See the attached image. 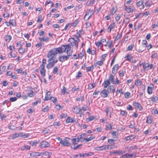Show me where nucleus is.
<instances>
[{"label":"nucleus","instance_id":"obj_1","mask_svg":"<svg viewBox=\"0 0 158 158\" xmlns=\"http://www.w3.org/2000/svg\"><path fill=\"white\" fill-rule=\"evenodd\" d=\"M59 53L67 52V55L61 56L59 57L60 61L62 62L68 60L69 58V56L72 54L73 50L71 47L70 44L62 45L60 47L56 48V50Z\"/></svg>","mask_w":158,"mask_h":158},{"label":"nucleus","instance_id":"obj_2","mask_svg":"<svg viewBox=\"0 0 158 158\" xmlns=\"http://www.w3.org/2000/svg\"><path fill=\"white\" fill-rule=\"evenodd\" d=\"M69 41L71 43L70 44H70L71 46L72 45L73 46H74L77 48L78 47V44L80 40L78 36H76L74 38H70Z\"/></svg>","mask_w":158,"mask_h":158},{"label":"nucleus","instance_id":"obj_3","mask_svg":"<svg viewBox=\"0 0 158 158\" xmlns=\"http://www.w3.org/2000/svg\"><path fill=\"white\" fill-rule=\"evenodd\" d=\"M56 48L52 49L48 52L47 55V57L49 58V60H52L53 59L56 58V55L59 53L56 50Z\"/></svg>","mask_w":158,"mask_h":158},{"label":"nucleus","instance_id":"obj_4","mask_svg":"<svg viewBox=\"0 0 158 158\" xmlns=\"http://www.w3.org/2000/svg\"><path fill=\"white\" fill-rule=\"evenodd\" d=\"M69 139L68 137H65L64 140H62L60 143L63 146H69L71 145L70 143L68 142Z\"/></svg>","mask_w":158,"mask_h":158},{"label":"nucleus","instance_id":"obj_5","mask_svg":"<svg viewBox=\"0 0 158 158\" xmlns=\"http://www.w3.org/2000/svg\"><path fill=\"white\" fill-rule=\"evenodd\" d=\"M27 88V90L29 91L27 93V95L30 98L32 97L34 95V92L32 91V88L31 87L28 86Z\"/></svg>","mask_w":158,"mask_h":158},{"label":"nucleus","instance_id":"obj_6","mask_svg":"<svg viewBox=\"0 0 158 158\" xmlns=\"http://www.w3.org/2000/svg\"><path fill=\"white\" fill-rule=\"evenodd\" d=\"M50 143L47 141L41 142L40 143V146L41 148H43L48 147Z\"/></svg>","mask_w":158,"mask_h":158},{"label":"nucleus","instance_id":"obj_7","mask_svg":"<svg viewBox=\"0 0 158 158\" xmlns=\"http://www.w3.org/2000/svg\"><path fill=\"white\" fill-rule=\"evenodd\" d=\"M150 86H148L147 89V92L148 94H151L152 93V90L154 89V86L153 84H151Z\"/></svg>","mask_w":158,"mask_h":158},{"label":"nucleus","instance_id":"obj_8","mask_svg":"<svg viewBox=\"0 0 158 158\" xmlns=\"http://www.w3.org/2000/svg\"><path fill=\"white\" fill-rule=\"evenodd\" d=\"M72 110L73 112L76 114H78L81 111V109L78 108L77 106H76L73 107Z\"/></svg>","mask_w":158,"mask_h":158},{"label":"nucleus","instance_id":"obj_9","mask_svg":"<svg viewBox=\"0 0 158 158\" xmlns=\"http://www.w3.org/2000/svg\"><path fill=\"white\" fill-rule=\"evenodd\" d=\"M48 63L47 64L46 67L48 69H49L53 66L54 64L52 60L48 59Z\"/></svg>","mask_w":158,"mask_h":158},{"label":"nucleus","instance_id":"obj_10","mask_svg":"<svg viewBox=\"0 0 158 158\" xmlns=\"http://www.w3.org/2000/svg\"><path fill=\"white\" fill-rule=\"evenodd\" d=\"M108 92L105 89H103L100 93L101 97L105 98L107 97L108 95Z\"/></svg>","mask_w":158,"mask_h":158},{"label":"nucleus","instance_id":"obj_11","mask_svg":"<svg viewBox=\"0 0 158 158\" xmlns=\"http://www.w3.org/2000/svg\"><path fill=\"white\" fill-rule=\"evenodd\" d=\"M118 64H115L113 67L112 70V73L114 75L116 73L117 70L118 69Z\"/></svg>","mask_w":158,"mask_h":158},{"label":"nucleus","instance_id":"obj_12","mask_svg":"<svg viewBox=\"0 0 158 158\" xmlns=\"http://www.w3.org/2000/svg\"><path fill=\"white\" fill-rule=\"evenodd\" d=\"M133 105L136 107L139 110H142V107L140 104L139 102H135L133 103Z\"/></svg>","mask_w":158,"mask_h":158},{"label":"nucleus","instance_id":"obj_13","mask_svg":"<svg viewBox=\"0 0 158 158\" xmlns=\"http://www.w3.org/2000/svg\"><path fill=\"white\" fill-rule=\"evenodd\" d=\"M46 94L44 99V100L45 101L50 99L51 97H50L51 92H50L46 90Z\"/></svg>","mask_w":158,"mask_h":158},{"label":"nucleus","instance_id":"obj_14","mask_svg":"<svg viewBox=\"0 0 158 158\" xmlns=\"http://www.w3.org/2000/svg\"><path fill=\"white\" fill-rule=\"evenodd\" d=\"M124 10H126L128 13L132 12L134 10L131 7H128L126 5L124 6Z\"/></svg>","mask_w":158,"mask_h":158},{"label":"nucleus","instance_id":"obj_15","mask_svg":"<svg viewBox=\"0 0 158 158\" xmlns=\"http://www.w3.org/2000/svg\"><path fill=\"white\" fill-rule=\"evenodd\" d=\"M20 133L19 134H14L10 136L8 138V139H14L16 138H17L20 136Z\"/></svg>","mask_w":158,"mask_h":158},{"label":"nucleus","instance_id":"obj_16","mask_svg":"<svg viewBox=\"0 0 158 158\" xmlns=\"http://www.w3.org/2000/svg\"><path fill=\"white\" fill-rule=\"evenodd\" d=\"M40 71L41 76L42 77H44L45 76L46 72V70L44 69V66L43 67H42Z\"/></svg>","mask_w":158,"mask_h":158},{"label":"nucleus","instance_id":"obj_17","mask_svg":"<svg viewBox=\"0 0 158 158\" xmlns=\"http://www.w3.org/2000/svg\"><path fill=\"white\" fill-rule=\"evenodd\" d=\"M94 138V137H93L92 136H90L89 137V138H86L82 140H81V142H87L89 141H90L91 140L93 139Z\"/></svg>","mask_w":158,"mask_h":158},{"label":"nucleus","instance_id":"obj_18","mask_svg":"<svg viewBox=\"0 0 158 158\" xmlns=\"http://www.w3.org/2000/svg\"><path fill=\"white\" fill-rule=\"evenodd\" d=\"M85 133L82 134L81 135H79L77 137L78 139L81 141V140H82L85 138Z\"/></svg>","mask_w":158,"mask_h":158},{"label":"nucleus","instance_id":"obj_19","mask_svg":"<svg viewBox=\"0 0 158 158\" xmlns=\"http://www.w3.org/2000/svg\"><path fill=\"white\" fill-rule=\"evenodd\" d=\"M135 137V136L133 135H131L128 136L126 137L125 138V139L126 141H128L129 140H132L133 139H134Z\"/></svg>","mask_w":158,"mask_h":158},{"label":"nucleus","instance_id":"obj_20","mask_svg":"<svg viewBox=\"0 0 158 158\" xmlns=\"http://www.w3.org/2000/svg\"><path fill=\"white\" fill-rule=\"evenodd\" d=\"M152 118L151 116L147 117L146 123L148 124H151L152 123Z\"/></svg>","mask_w":158,"mask_h":158},{"label":"nucleus","instance_id":"obj_21","mask_svg":"<svg viewBox=\"0 0 158 158\" xmlns=\"http://www.w3.org/2000/svg\"><path fill=\"white\" fill-rule=\"evenodd\" d=\"M111 110V108L110 107H108L106 106V108L105 110V112H106V115L107 116L108 115V114L109 113L110 114V117H111V112L110 111Z\"/></svg>","mask_w":158,"mask_h":158},{"label":"nucleus","instance_id":"obj_22","mask_svg":"<svg viewBox=\"0 0 158 158\" xmlns=\"http://www.w3.org/2000/svg\"><path fill=\"white\" fill-rule=\"evenodd\" d=\"M72 140V143L74 146L76 144H77L79 142V140L77 138H73Z\"/></svg>","mask_w":158,"mask_h":158},{"label":"nucleus","instance_id":"obj_23","mask_svg":"<svg viewBox=\"0 0 158 158\" xmlns=\"http://www.w3.org/2000/svg\"><path fill=\"white\" fill-rule=\"evenodd\" d=\"M114 77L113 75H110L109 77V81H110L111 82L112 84H114L115 81H114Z\"/></svg>","mask_w":158,"mask_h":158},{"label":"nucleus","instance_id":"obj_24","mask_svg":"<svg viewBox=\"0 0 158 158\" xmlns=\"http://www.w3.org/2000/svg\"><path fill=\"white\" fill-rule=\"evenodd\" d=\"M95 0H89L86 3L87 6H90L93 4L95 2Z\"/></svg>","mask_w":158,"mask_h":158},{"label":"nucleus","instance_id":"obj_25","mask_svg":"<svg viewBox=\"0 0 158 158\" xmlns=\"http://www.w3.org/2000/svg\"><path fill=\"white\" fill-rule=\"evenodd\" d=\"M30 149V147L28 145H24L22 146L21 148V150H29Z\"/></svg>","mask_w":158,"mask_h":158},{"label":"nucleus","instance_id":"obj_26","mask_svg":"<svg viewBox=\"0 0 158 158\" xmlns=\"http://www.w3.org/2000/svg\"><path fill=\"white\" fill-rule=\"evenodd\" d=\"M112 154H116L118 155H120L123 154V151L120 150H116L114 152H110Z\"/></svg>","mask_w":158,"mask_h":158},{"label":"nucleus","instance_id":"obj_27","mask_svg":"<svg viewBox=\"0 0 158 158\" xmlns=\"http://www.w3.org/2000/svg\"><path fill=\"white\" fill-rule=\"evenodd\" d=\"M39 39L40 40V42L43 41H44L46 42L48 41L49 39L47 37H44L43 38H39Z\"/></svg>","mask_w":158,"mask_h":158},{"label":"nucleus","instance_id":"obj_28","mask_svg":"<svg viewBox=\"0 0 158 158\" xmlns=\"http://www.w3.org/2000/svg\"><path fill=\"white\" fill-rule=\"evenodd\" d=\"M19 52V53H23L26 51L25 49L20 46L18 49Z\"/></svg>","mask_w":158,"mask_h":158},{"label":"nucleus","instance_id":"obj_29","mask_svg":"<svg viewBox=\"0 0 158 158\" xmlns=\"http://www.w3.org/2000/svg\"><path fill=\"white\" fill-rule=\"evenodd\" d=\"M110 84V82L108 80H106L104 81V87L107 88Z\"/></svg>","mask_w":158,"mask_h":158},{"label":"nucleus","instance_id":"obj_30","mask_svg":"<svg viewBox=\"0 0 158 158\" xmlns=\"http://www.w3.org/2000/svg\"><path fill=\"white\" fill-rule=\"evenodd\" d=\"M151 99L152 102H155L158 100V97L154 96L152 97Z\"/></svg>","mask_w":158,"mask_h":158},{"label":"nucleus","instance_id":"obj_31","mask_svg":"<svg viewBox=\"0 0 158 158\" xmlns=\"http://www.w3.org/2000/svg\"><path fill=\"white\" fill-rule=\"evenodd\" d=\"M113 89V86L112 85L109 86L106 90L108 93L111 92L112 90Z\"/></svg>","mask_w":158,"mask_h":158},{"label":"nucleus","instance_id":"obj_32","mask_svg":"<svg viewBox=\"0 0 158 158\" xmlns=\"http://www.w3.org/2000/svg\"><path fill=\"white\" fill-rule=\"evenodd\" d=\"M5 40L6 41L9 42L11 39V37L10 35H7L5 36Z\"/></svg>","mask_w":158,"mask_h":158},{"label":"nucleus","instance_id":"obj_33","mask_svg":"<svg viewBox=\"0 0 158 158\" xmlns=\"http://www.w3.org/2000/svg\"><path fill=\"white\" fill-rule=\"evenodd\" d=\"M43 154V155H44L46 156H48L49 158L52 155V153L50 152H46L44 153H42Z\"/></svg>","mask_w":158,"mask_h":158},{"label":"nucleus","instance_id":"obj_34","mask_svg":"<svg viewBox=\"0 0 158 158\" xmlns=\"http://www.w3.org/2000/svg\"><path fill=\"white\" fill-rule=\"evenodd\" d=\"M95 86V83L90 84L88 85V88L89 89H91L94 88Z\"/></svg>","mask_w":158,"mask_h":158},{"label":"nucleus","instance_id":"obj_35","mask_svg":"<svg viewBox=\"0 0 158 158\" xmlns=\"http://www.w3.org/2000/svg\"><path fill=\"white\" fill-rule=\"evenodd\" d=\"M8 56L10 58H11L12 57L15 58L16 56V55L15 53L12 54V52H11L9 53Z\"/></svg>","mask_w":158,"mask_h":158},{"label":"nucleus","instance_id":"obj_36","mask_svg":"<svg viewBox=\"0 0 158 158\" xmlns=\"http://www.w3.org/2000/svg\"><path fill=\"white\" fill-rule=\"evenodd\" d=\"M135 124L134 122H131L129 126V127L130 128L133 129L135 127Z\"/></svg>","mask_w":158,"mask_h":158},{"label":"nucleus","instance_id":"obj_37","mask_svg":"<svg viewBox=\"0 0 158 158\" xmlns=\"http://www.w3.org/2000/svg\"><path fill=\"white\" fill-rule=\"evenodd\" d=\"M125 58H127L126 59L127 60L131 61L133 57L130 55H127L125 56Z\"/></svg>","mask_w":158,"mask_h":158},{"label":"nucleus","instance_id":"obj_38","mask_svg":"<svg viewBox=\"0 0 158 158\" xmlns=\"http://www.w3.org/2000/svg\"><path fill=\"white\" fill-rule=\"evenodd\" d=\"M141 81L139 79H137L135 81V85H136L139 86L141 85Z\"/></svg>","mask_w":158,"mask_h":158},{"label":"nucleus","instance_id":"obj_39","mask_svg":"<svg viewBox=\"0 0 158 158\" xmlns=\"http://www.w3.org/2000/svg\"><path fill=\"white\" fill-rule=\"evenodd\" d=\"M95 149L97 151H100L104 150L103 146L95 148Z\"/></svg>","mask_w":158,"mask_h":158},{"label":"nucleus","instance_id":"obj_40","mask_svg":"<svg viewBox=\"0 0 158 158\" xmlns=\"http://www.w3.org/2000/svg\"><path fill=\"white\" fill-rule=\"evenodd\" d=\"M138 148V147L136 146H132L128 147V149L129 150H134L135 149Z\"/></svg>","mask_w":158,"mask_h":158},{"label":"nucleus","instance_id":"obj_41","mask_svg":"<svg viewBox=\"0 0 158 158\" xmlns=\"http://www.w3.org/2000/svg\"><path fill=\"white\" fill-rule=\"evenodd\" d=\"M116 12V10H115L114 7H113L110 10V15H113Z\"/></svg>","mask_w":158,"mask_h":158},{"label":"nucleus","instance_id":"obj_42","mask_svg":"<svg viewBox=\"0 0 158 158\" xmlns=\"http://www.w3.org/2000/svg\"><path fill=\"white\" fill-rule=\"evenodd\" d=\"M20 136L22 137L23 138H25L29 136V135L28 134H25L23 135L22 133H20Z\"/></svg>","mask_w":158,"mask_h":158},{"label":"nucleus","instance_id":"obj_43","mask_svg":"<svg viewBox=\"0 0 158 158\" xmlns=\"http://www.w3.org/2000/svg\"><path fill=\"white\" fill-rule=\"evenodd\" d=\"M120 15H118L115 17V20L118 23H120L121 22L120 21H119V20L120 19Z\"/></svg>","mask_w":158,"mask_h":158},{"label":"nucleus","instance_id":"obj_44","mask_svg":"<svg viewBox=\"0 0 158 158\" xmlns=\"http://www.w3.org/2000/svg\"><path fill=\"white\" fill-rule=\"evenodd\" d=\"M85 54V52L82 51L80 53L79 55H78V56H79V57H80L81 59H82Z\"/></svg>","mask_w":158,"mask_h":158},{"label":"nucleus","instance_id":"obj_45","mask_svg":"<svg viewBox=\"0 0 158 158\" xmlns=\"http://www.w3.org/2000/svg\"><path fill=\"white\" fill-rule=\"evenodd\" d=\"M134 155L133 154H130L127 153L126 154L123 156H125L127 158H131Z\"/></svg>","mask_w":158,"mask_h":158},{"label":"nucleus","instance_id":"obj_46","mask_svg":"<svg viewBox=\"0 0 158 158\" xmlns=\"http://www.w3.org/2000/svg\"><path fill=\"white\" fill-rule=\"evenodd\" d=\"M131 95V94L130 92H127L125 94V97L126 98H129Z\"/></svg>","mask_w":158,"mask_h":158},{"label":"nucleus","instance_id":"obj_47","mask_svg":"<svg viewBox=\"0 0 158 158\" xmlns=\"http://www.w3.org/2000/svg\"><path fill=\"white\" fill-rule=\"evenodd\" d=\"M10 24L13 26H14L15 24V21L14 19H11L10 21Z\"/></svg>","mask_w":158,"mask_h":158},{"label":"nucleus","instance_id":"obj_48","mask_svg":"<svg viewBox=\"0 0 158 158\" xmlns=\"http://www.w3.org/2000/svg\"><path fill=\"white\" fill-rule=\"evenodd\" d=\"M72 118L71 117H68L66 120V122L67 123H72Z\"/></svg>","mask_w":158,"mask_h":158},{"label":"nucleus","instance_id":"obj_49","mask_svg":"<svg viewBox=\"0 0 158 158\" xmlns=\"http://www.w3.org/2000/svg\"><path fill=\"white\" fill-rule=\"evenodd\" d=\"M134 47V45L133 44H131L127 48V50L131 51L133 49Z\"/></svg>","mask_w":158,"mask_h":158},{"label":"nucleus","instance_id":"obj_50","mask_svg":"<svg viewBox=\"0 0 158 158\" xmlns=\"http://www.w3.org/2000/svg\"><path fill=\"white\" fill-rule=\"evenodd\" d=\"M106 56V54H105L102 55L100 57L101 60L103 62L105 60V58Z\"/></svg>","mask_w":158,"mask_h":158},{"label":"nucleus","instance_id":"obj_51","mask_svg":"<svg viewBox=\"0 0 158 158\" xmlns=\"http://www.w3.org/2000/svg\"><path fill=\"white\" fill-rule=\"evenodd\" d=\"M106 130H110L112 129L111 125L110 123L107 124L106 125Z\"/></svg>","mask_w":158,"mask_h":158},{"label":"nucleus","instance_id":"obj_52","mask_svg":"<svg viewBox=\"0 0 158 158\" xmlns=\"http://www.w3.org/2000/svg\"><path fill=\"white\" fill-rule=\"evenodd\" d=\"M93 69V66H89L87 67L86 68V71L87 72H89V71H90L92 69Z\"/></svg>","mask_w":158,"mask_h":158},{"label":"nucleus","instance_id":"obj_53","mask_svg":"<svg viewBox=\"0 0 158 158\" xmlns=\"http://www.w3.org/2000/svg\"><path fill=\"white\" fill-rule=\"evenodd\" d=\"M58 71V69L57 67L55 66L53 69V73L54 74H56Z\"/></svg>","mask_w":158,"mask_h":158},{"label":"nucleus","instance_id":"obj_54","mask_svg":"<svg viewBox=\"0 0 158 158\" xmlns=\"http://www.w3.org/2000/svg\"><path fill=\"white\" fill-rule=\"evenodd\" d=\"M82 76V74L80 72H78L77 75L76 76V78L78 79Z\"/></svg>","mask_w":158,"mask_h":158},{"label":"nucleus","instance_id":"obj_55","mask_svg":"<svg viewBox=\"0 0 158 158\" xmlns=\"http://www.w3.org/2000/svg\"><path fill=\"white\" fill-rule=\"evenodd\" d=\"M65 93H68L66 92V87L65 86H63L61 94L64 95Z\"/></svg>","mask_w":158,"mask_h":158},{"label":"nucleus","instance_id":"obj_56","mask_svg":"<svg viewBox=\"0 0 158 158\" xmlns=\"http://www.w3.org/2000/svg\"><path fill=\"white\" fill-rule=\"evenodd\" d=\"M152 5V4L151 2L149 1H147L146 2L145 4V6L146 7L148 6H150Z\"/></svg>","mask_w":158,"mask_h":158},{"label":"nucleus","instance_id":"obj_57","mask_svg":"<svg viewBox=\"0 0 158 158\" xmlns=\"http://www.w3.org/2000/svg\"><path fill=\"white\" fill-rule=\"evenodd\" d=\"M122 36V34H119V33H118L117 36H116V37L115 39V40H117L118 39H119Z\"/></svg>","mask_w":158,"mask_h":158},{"label":"nucleus","instance_id":"obj_58","mask_svg":"<svg viewBox=\"0 0 158 158\" xmlns=\"http://www.w3.org/2000/svg\"><path fill=\"white\" fill-rule=\"evenodd\" d=\"M147 41L145 40H143L142 41V44L143 45V46H144V48H146L147 46Z\"/></svg>","mask_w":158,"mask_h":158},{"label":"nucleus","instance_id":"obj_59","mask_svg":"<svg viewBox=\"0 0 158 158\" xmlns=\"http://www.w3.org/2000/svg\"><path fill=\"white\" fill-rule=\"evenodd\" d=\"M81 100L82 101H84V96L81 97V98H77V101H80Z\"/></svg>","mask_w":158,"mask_h":158},{"label":"nucleus","instance_id":"obj_60","mask_svg":"<svg viewBox=\"0 0 158 158\" xmlns=\"http://www.w3.org/2000/svg\"><path fill=\"white\" fill-rule=\"evenodd\" d=\"M85 156H91L93 155L94 153L93 152H90L89 153H85Z\"/></svg>","mask_w":158,"mask_h":158},{"label":"nucleus","instance_id":"obj_61","mask_svg":"<svg viewBox=\"0 0 158 158\" xmlns=\"http://www.w3.org/2000/svg\"><path fill=\"white\" fill-rule=\"evenodd\" d=\"M38 152H33L30 154V156H39Z\"/></svg>","mask_w":158,"mask_h":158},{"label":"nucleus","instance_id":"obj_62","mask_svg":"<svg viewBox=\"0 0 158 158\" xmlns=\"http://www.w3.org/2000/svg\"><path fill=\"white\" fill-rule=\"evenodd\" d=\"M120 113L122 115L125 116L127 115V112L126 111L122 110Z\"/></svg>","mask_w":158,"mask_h":158},{"label":"nucleus","instance_id":"obj_63","mask_svg":"<svg viewBox=\"0 0 158 158\" xmlns=\"http://www.w3.org/2000/svg\"><path fill=\"white\" fill-rule=\"evenodd\" d=\"M103 62L102 61L100 60V61H97L96 62V64L100 66H101L102 65V64H103Z\"/></svg>","mask_w":158,"mask_h":158},{"label":"nucleus","instance_id":"obj_64","mask_svg":"<svg viewBox=\"0 0 158 158\" xmlns=\"http://www.w3.org/2000/svg\"><path fill=\"white\" fill-rule=\"evenodd\" d=\"M49 107L48 106H46L42 110V111L44 112H45L48 111L49 110Z\"/></svg>","mask_w":158,"mask_h":158}]
</instances>
